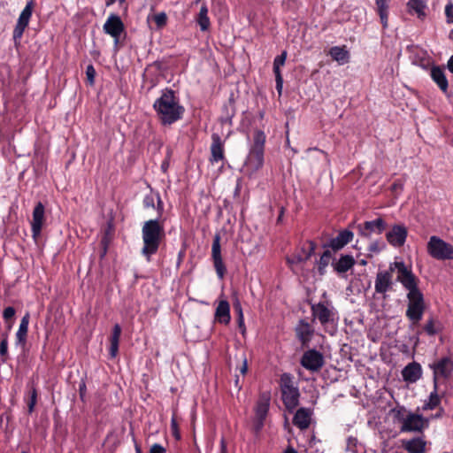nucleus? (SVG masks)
<instances>
[{
	"mask_svg": "<svg viewBox=\"0 0 453 453\" xmlns=\"http://www.w3.org/2000/svg\"><path fill=\"white\" fill-rule=\"evenodd\" d=\"M284 213H285V208L283 206H281L280 208V213H279V216H278L277 220H276L277 224H280L281 223L282 218L284 216Z\"/></svg>",
	"mask_w": 453,
	"mask_h": 453,
	"instance_id": "obj_57",
	"label": "nucleus"
},
{
	"mask_svg": "<svg viewBox=\"0 0 453 453\" xmlns=\"http://www.w3.org/2000/svg\"><path fill=\"white\" fill-rule=\"evenodd\" d=\"M445 14L449 23L453 22V3L449 1L445 7Z\"/></svg>",
	"mask_w": 453,
	"mask_h": 453,
	"instance_id": "obj_48",
	"label": "nucleus"
},
{
	"mask_svg": "<svg viewBox=\"0 0 453 453\" xmlns=\"http://www.w3.org/2000/svg\"><path fill=\"white\" fill-rule=\"evenodd\" d=\"M265 134L264 131L257 129L253 134V142L246 160L247 166L252 171L259 170L264 165Z\"/></svg>",
	"mask_w": 453,
	"mask_h": 453,
	"instance_id": "obj_5",
	"label": "nucleus"
},
{
	"mask_svg": "<svg viewBox=\"0 0 453 453\" xmlns=\"http://www.w3.org/2000/svg\"><path fill=\"white\" fill-rule=\"evenodd\" d=\"M389 2L390 0H375L376 12L383 28L388 27Z\"/></svg>",
	"mask_w": 453,
	"mask_h": 453,
	"instance_id": "obj_34",
	"label": "nucleus"
},
{
	"mask_svg": "<svg viewBox=\"0 0 453 453\" xmlns=\"http://www.w3.org/2000/svg\"><path fill=\"white\" fill-rule=\"evenodd\" d=\"M171 431H172V434L175 438V440L180 441L181 439V434L180 432V428H179V425L177 422L175 413L173 414V417L171 418Z\"/></svg>",
	"mask_w": 453,
	"mask_h": 453,
	"instance_id": "obj_44",
	"label": "nucleus"
},
{
	"mask_svg": "<svg viewBox=\"0 0 453 453\" xmlns=\"http://www.w3.org/2000/svg\"><path fill=\"white\" fill-rule=\"evenodd\" d=\"M158 218L145 221L142 226V248L141 254L147 262H150L151 257L157 253L161 242L165 238L164 219H160L164 212V203L159 193L156 194Z\"/></svg>",
	"mask_w": 453,
	"mask_h": 453,
	"instance_id": "obj_1",
	"label": "nucleus"
},
{
	"mask_svg": "<svg viewBox=\"0 0 453 453\" xmlns=\"http://www.w3.org/2000/svg\"><path fill=\"white\" fill-rule=\"evenodd\" d=\"M283 453H298L297 450L291 445H288L283 451Z\"/></svg>",
	"mask_w": 453,
	"mask_h": 453,
	"instance_id": "obj_60",
	"label": "nucleus"
},
{
	"mask_svg": "<svg viewBox=\"0 0 453 453\" xmlns=\"http://www.w3.org/2000/svg\"><path fill=\"white\" fill-rule=\"evenodd\" d=\"M96 69L93 65H88L86 68L87 80L90 85L95 83Z\"/></svg>",
	"mask_w": 453,
	"mask_h": 453,
	"instance_id": "obj_46",
	"label": "nucleus"
},
{
	"mask_svg": "<svg viewBox=\"0 0 453 453\" xmlns=\"http://www.w3.org/2000/svg\"><path fill=\"white\" fill-rule=\"evenodd\" d=\"M368 250L370 251H372V252H379L380 251V248L378 247V243L377 242L371 243V245L369 246Z\"/></svg>",
	"mask_w": 453,
	"mask_h": 453,
	"instance_id": "obj_58",
	"label": "nucleus"
},
{
	"mask_svg": "<svg viewBox=\"0 0 453 453\" xmlns=\"http://www.w3.org/2000/svg\"><path fill=\"white\" fill-rule=\"evenodd\" d=\"M30 314L27 312L21 319L19 329L16 333L15 344L25 347L27 343Z\"/></svg>",
	"mask_w": 453,
	"mask_h": 453,
	"instance_id": "obj_26",
	"label": "nucleus"
},
{
	"mask_svg": "<svg viewBox=\"0 0 453 453\" xmlns=\"http://www.w3.org/2000/svg\"><path fill=\"white\" fill-rule=\"evenodd\" d=\"M312 411L309 408H300L296 411L293 418V424L300 430H306L311 420Z\"/></svg>",
	"mask_w": 453,
	"mask_h": 453,
	"instance_id": "obj_24",
	"label": "nucleus"
},
{
	"mask_svg": "<svg viewBox=\"0 0 453 453\" xmlns=\"http://www.w3.org/2000/svg\"><path fill=\"white\" fill-rule=\"evenodd\" d=\"M150 453H166V450L162 445L155 443L150 447Z\"/></svg>",
	"mask_w": 453,
	"mask_h": 453,
	"instance_id": "obj_51",
	"label": "nucleus"
},
{
	"mask_svg": "<svg viewBox=\"0 0 453 453\" xmlns=\"http://www.w3.org/2000/svg\"><path fill=\"white\" fill-rule=\"evenodd\" d=\"M332 258V253L330 250H325L318 261V270L320 275H323L326 272V268L330 263Z\"/></svg>",
	"mask_w": 453,
	"mask_h": 453,
	"instance_id": "obj_38",
	"label": "nucleus"
},
{
	"mask_svg": "<svg viewBox=\"0 0 453 453\" xmlns=\"http://www.w3.org/2000/svg\"><path fill=\"white\" fill-rule=\"evenodd\" d=\"M405 280H402L403 287L408 290L407 305H426L424 295L418 288V279L412 273V275H406Z\"/></svg>",
	"mask_w": 453,
	"mask_h": 453,
	"instance_id": "obj_9",
	"label": "nucleus"
},
{
	"mask_svg": "<svg viewBox=\"0 0 453 453\" xmlns=\"http://www.w3.org/2000/svg\"><path fill=\"white\" fill-rule=\"evenodd\" d=\"M426 305H407L405 316L411 323V326H418L423 318Z\"/></svg>",
	"mask_w": 453,
	"mask_h": 453,
	"instance_id": "obj_29",
	"label": "nucleus"
},
{
	"mask_svg": "<svg viewBox=\"0 0 453 453\" xmlns=\"http://www.w3.org/2000/svg\"><path fill=\"white\" fill-rule=\"evenodd\" d=\"M153 20L155 21L157 29L163 28L167 24L166 13L162 12L155 14L153 16Z\"/></svg>",
	"mask_w": 453,
	"mask_h": 453,
	"instance_id": "obj_42",
	"label": "nucleus"
},
{
	"mask_svg": "<svg viewBox=\"0 0 453 453\" xmlns=\"http://www.w3.org/2000/svg\"><path fill=\"white\" fill-rule=\"evenodd\" d=\"M125 29L124 24L118 15L111 14L104 25V31L114 38L115 43L119 42L120 35Z\"/></svg>",
	"mask_w": 453,
	"mask_h": 453,
	"instance_id": "obj_20",
	"label": "nucleus"
},
{
	"mask_svg": "<svg viewBox=\"0 0 453 453\" xmlns=\"http://www.w3.org/2000/svg\"><path fill=\"white\" fill-rule=\"evenodd\" d=\"M142 204L145 209L155 208V196L146 195L142 200Z\"/></svg>",
	"mask_w": 453,
	"mask_h": 453,
	"instance_id": "obj_47",
	"label": "nucleus"
},
{
	"mask_svg": "<svg viewBox=\"0 0 453 453\" xmlns=\"http://www.w3.org/2000/svg\"><path fill=\"white\" fill-rule=\"evenodd\" d=\"M447 68L448 70L453 73V56H451L447 63Z\"/></svg>",
	"mask_w": 453,
	"mask_h": 453,
	"instance_id": "obj_59",
	"label": "nucleus"
},
{
	"mask_svg": "<svg viewBox=\"0 0 453 453\" xmlns=\"http://www.w3.org/2000/svg\"><path fill=\"white\" fill-rule=\"evenodd\" d=\"M313 319H318L325 332L334 335L337 331L339 315L331 301H320L311 306Z\"/></svg>",
	"mask_w": 453,
	"mask_h": 453,
	"instance_id": "obj_4",
	"label": "nucleus"
},
{
	"mask_svg": "<svg viewBox=\"0 0 453 453\" xmlns=\"http://www.w3.org/2000/svg\"><path fill=\"white\" fill-rule=\"evenodd\" d=\"M45 222V208L42 202H38L33 211L31 221L32 238L38 242Z\"/></svg>",
	"mask_w": 453,
	"mask_h": 453,
	"instance_id": "obj_15",
	"label": "nucleus"
},
{
	"mask_svg": "<svg viewBox=\"0 0 453 453\" xmlns=\"http://www.w3.org/2000/svg\"><path fill=\"white\" fill-rule=\"evenodd\" d=\"M355 265V259L351 255H342L340 259L332 265L338 273H344Z\"/></svg>",
	"mask_w": 453,
	"mask_h": 453,
	"instance_id": "obj_32",
	"label": "nucleus"
},
{
	"mask_svg": "<svg viewBox=\"0 0 453 453\" xmlns=\"http://www.w3.org/2000/svg\"><path fill=\"white\" fill-rule=\"evenodd\" d=\"M408 12L420 19H423L426 16V10L427 9L426 0H410L407 4Z\"/></svg>",
	"mask_w": 453,
	"mask_h": 453,
	"instance_id": "obj_31",
	"label": "nucleus"
},
{
	"mask_svg": "<svg viewBox=\"0 0 453 453\" xmlns=\"http://www.w3.org/2000/svg\"><path fill=\"white\" fill-rule=\"evenodd\" d=\"M86 392H87V387H86V384L85 382H81L80 385H79V395H80V398L82 402H84V398H85V395H86Z\"/></svg>",
	"mask_w": 453,
	"mask_h": 453,
	"instance_id": "obj_53",
	"label": "nucleus"
},
{
	"mask_svg": "<svg viewBox=\"0 0 453 453\" xmlns=\"http://www.w3.org/2000/svg\"><path fill=\"white\" fill-rule=\"evenodd\" d=\"M402 376L404 381L415 383L422 376V367L420 364L413 361L408 364L402 371Z\"/></svg>",
	"mask_w": 453,
	"mask_h": 453,
	"instance_id": "obj_23",
	"label": "nucleus"
},
{
	"mask_svg": "<svg viewBox=\"0 0 453 453\" xmlns=\"http://www.w3.org/2000/svg\"><path fill=\"white\" fill-rule=\"evenodd\" d=\"M234 310L237 313V316H240V314H243L242 305L238 300H236V302L234 303Z\"/></svg>",
	"mask_w": 453,
	"mask_h": 453,
	"instance_id": "obj_55",
	"label": "nucleus"
},
{
	"mask_svg": "<svg viewBox=\"0 0 453 453\" xmlns=\"http://www.w3.org/2000/svg\"><path fill=\"white\" fill-rule=\"evenodd\" d=\"M210 151L211 157L209 161L211 165L219 162L224 163L226 160L225 156V142L219 134L213 133L211 134Z\"/></svg>",
	"mask_w": 453,
	"mask_h": 453,
	"instance_id": "obj_18",
	"label": "nucleus"
},
{
	"mask_svg": "<svg viewBox=\"0 0 453 453\" xmlns=\"http://www.w3.org/2000/svg\"><path fill=\"white\" fill-rule=\"evenodd\" d=\"M400 414L401 411H398L396 418L402 422L401 432H422L427 426V420L421 415L409 413L405 418H401Z\"/></svg>",
	"mask_w": 453,
	"mask_h": 453,
	"instance_id": "obj_12",
	"label": "nucleus"
},
{
	"mask_svg": "<svg viewBox=\"0 0 453 453\" xmlns=\"http://www.w3.org/2000/svg\"><path fill=\"white\" fill-rule=\"evenodd\" d=\"M440 404V398L436 393V388L434 387V391L432 392L429 395L428 402L425 404V410H434Z\"/></svg>",
	"mask_w": 453,
	"mask_h": 453,
	"instance_id": "obj_39",
	"label": "nucleus"
},
{
	"mask_svg": "<svg viewBox=\"0 0 453 453\" xmlns=\"http://www.w3.org/2000/svg\"><path fill=\"white\" fill-rule=\"evenodd\" d=\"M35 6L34 0H30L27 3L25 8L19 14L17 24L13 29L12 38L14 41L15 46H18L20 42V39L23 36L25 29L27 27L29 24V20L32 17L33 9Z\"/></svg>",
	"mask_w": 453,
	"mask_h": 453,
	"instance_id": "obj_11",
	"label": "nucleus"
},
{
	"mask_svg": "<svg viewBox=\"0 0 453 453\" xmlns=\"http://www.w3.org/2000/svg\"><path fill=\"white\" fill-rule=\"evenodd\" d=\"M271 393L264 391L259 394L255 407V430L259 432L264 426V422L269 411Z\"/></svg>",
	"mask_w": 453,
	"mask_h": 453,
	"instance_id": "obj_10",
	"label": "nucleus"
},
{
	"mask_svg": "<svg viewBox=\"0 0 453 453\" xmlns=\"http://www.w3.org/2000/svg\"><path fill=\"white\" fill-rule=\"evenodd\" d=\"M426 248L427 253L436 260L453 258V246L438 236H431Z\"/></svg>",
	"mask_w": 453,
	"mask_h": 453,
	"instance_id": "obj_7",
	"label": "nucleus"
},
{
	"mask_svg": "<svg viewBox=\"0 0 453 453\" xmlns=\"http://www.w3.org/2000/svg\"><path fill=\"white\" fill-rule=\"evenodd\" d=\"M396 272V281L402 284V280H405L403 275H412V271L408 268L403 261H395L390 263L388 270L379 271L376 274L374 288L375 292L383 295L393 289L394 281L393 274Z\"/></svg>",
	"mask_w": 453,
	"mask_h": 453,
	"instance_id": "obj_3",
	"label": "nucleus"
},
{
	"mask_svg": "<svg viewBox=\"0 0 453 453\" xmlns=\"http://www.w3.org/2000/svg\"><path fill=\"white\" fill-rule=\"evenodd\" d=\"M317 243L313 241L308 240L303 242L297 252H300L303 257L307 261L315 253Z\"/></svg>",
	"mask_w": 453,
	"mask_h": 453,
	"instance_id": "obj_37",
	"label": "nucleus"
},
{
	"mask_svg": "<svg viewBox=\"0 0 453 453\" xmlns=\"http://www.w3.org/2000/svg\"><path fill=\"white\" fill-rule=\"evenodd\" d=\"M231 319L230 305L226 300L219 301L215 311V320L218 322L227 325Z\"/></svg>",
	"mask_w": 453,
	"mask_h": 453,
	"instance_id": "obj_28",
	"label": "nucleus"
},
{
	"mask_svg": "<svg viewBox=\"0 0 453 453\" xmlns=\"http://www.w3.org/2000/svg\"><path fill=\"white\" fill-rule=\"evenodd\" d=\"M328 54L332 59L338 62L339 65H344L349 61L350 55L345 45L332 47Z\"/></svg>",
	"mask_w": 453,
	"mask_h": 453,
	"instance_id": "obj_30",
	"label": "nucleus"
},
{
	"mask_svg": "<svg viewBox=\"0 0 453 453\" xmlns=\"http://www.w3.org/2000/svg\"><path fill=\"white\" fill-rule=\"evenodd\" d=\"M409 58L413 65H418L423 69H427L433 61L427 52L417 45H411L407 48Z\"/></svg>",
	"mask_w": 453,
	"mask_h": 453,
	"instance_id": "obj_19",
	"label": "nucleus"
},
{
	"mask_svg": "<svg viewBox=\"0 0 453 453\" xmlns=\"http://www.w3.org/2000/svg\"><path fill=\"white\" fill-rule=\"evenodd\" d=\"M248 372V364H247V360L244 359L241 368H240V372L242 374V375H245Z\"/></svg>",
	"mask_w": 453,
	"mask_h": 453,
	"instance_id": "obj_56",
	"label": "nucleus"
},
{
	"mask_svg": "<svg viewBox=\"0 0 453 453\" xmlns=\"http://www.w3.org/2000/svg\"><path fill=\"white\" fill-rule=\"evenodd\" d=\"M121 332V326L119 324H115L112 328L111 335L110 337L111 345L109 354L111 358L116 357V356L118 355Z\"/></svg>",
	"mask_w": 453,
	"mask_h": 453,
	"instance_id": "obj_33",
	"label": "nucleus"
},
{
	"mask_svg": "<svg viewBox=\"0 0 453 453\" xmlns=\"http://www.w3.org/2000/svg\"><path fill=\"white\" fill-rule=\"evenodd\" d=\"M196 22L202 31H207L210 28L211 21L208 17V7L205 3L201 5Z\"/></svg>",
	"mask_w": 453,
	"mask_h": 453,
	"instance_id": "obj_36",
	"label": "nucleus"
},
{
	"mask_svg": "<svg viewBox=\"0 0 453 453\" xmlns=\"http://www.w3.org/2000/svg\"><path fill=\"white\" fill-rule=\"evenodd\" d=\"M434 373V384L437 388L440 383L448 380L453 372V359L450 356L443 357L429 365Z\"/></svg>",
	"mask_w": 453,
	"mask_h": 453,
	"instance_id": "obj_8",
	"label": "nucleus"
},
{
	"mask_svg": "<svg viewBox=\"0 0 453 453\" xmlns=\"http://www.w3.org/2000/svg\"><path fill=\"white\" fill-rule=\"evenodd\" d=\"M0 356L2 357L3 362H6L9 354H8V336L4 335L1 342H0Z\"/></svg>",
	"mask_w": 453,
	"mask_h": 453,
	"instance_id": "obj_43",
	"label": "nucleus"
},
{
	"mask_svg": "<svg viewBox=\"0 0 453 453\" xmlns=\"http://www.w3.org/2000/svg\"><path fill=\"white\" fill-rule=\"evenodd\" d=\"M387 227L388 224L381 217L373 220L365 221L357 226L358 234L366 238H370L373 234H381Z\"/></svg>",
	"mask_w": 453,
	"mask_h": 453,
	"instance_id": "obj_14",
	"label": "nucleus"
},
{
	"mask_svg": "<svg viewBox=\"0 0 453 453\" xmlns=\"http://www.w3.org/2000/svg\"><path fill=\"white\" fill-rule=\"evenodd\" d=\"M301 365L308 371L319 372L325 365V358L321 352L315 349H310L303 352Z\"/></svg>",
	"mask_w": 453,
	"mask_h": 453,
	"instance_id": "obj_13",
	"label": "nucleus"
},
{
	"mask_svg": "<svg viewBox=\"0 0 453 453\" xmlns=\"http://www.w3.org/2000/svg\"><path fill=\"white\" fill-rule=\"evenodd\" d=\"M407 235V227L403 224H395L386 233V239L391 246L400 248L404 245Z\"/></svg>",
	"mask_w": 453,
	"mask_h": 453,
	"instance_id": "obj_17",
	"label": "nucleus"
},
{
	"mask_svg": "<svg viewBox=\"0 0 453 453\" xmlns=\"http://www.w3.org/2000/svg\"><path fill=\"white\" fill-rule=\"evenodd\" d=\"M120 4L126 2V0H118Z\"/></svg>",
	"mask_w": 453,
	"mask_h": 453,
	"instance_id": "obj_64",
	"label": "nucleus"
},
{
	"mask_svg": "<svg viewBox=\"0 0 453 453\" xmlns=\"http://www.w3.org/2000/svg\"><path fill=\"white\" fill-rule=\"evenodd\" d=\"M306 260L303 257L300 252H296L291 257H287V263L290 265L303 263Z\"/></svg>",
	"mask_w": 453,
	"mask_h": 453,
	"instance_id": "obj_45",
	"label": "nucleus"
},
{
	"mask_svg": "<svg viewBox=\"0 0 453 453\" xmlns=\"http://www.w3.org/2000/svg\"><path fill=\"white\" fill-rule=\"evenodd\" d=\"M430 75L432 80L437 84L440 89L442 92L447 93L449 82L446 78L443 68L437 65H433L431 68Z\"/></svg>",
	"mask_w": 453,
	"mask_h": 453,
	"instance_id": "obj_27",
	"label": "nucleus"
},
{
	"mask_svg": "<svg viewBox=\"0 0 453 453\" xmlns=\"http://www.w3.org/2000/svg\"><path fill=\"white\" fill-rule=\"evenodd\" d=\"M37 403V390L33 388L29 392V399L27 403V411L31 414L35 411V407Z\"/></svg>",
	"mask_w": 453,
	"mask_h": 453,
	"instance_id": "obj_41",
	"label": "nucleus"
},
{
	"mask_svg": "<svg viewBox=\"0 0 453 453\" xmlns=\"http://www.w3.org/2000/svg\"><path fill=\"white\" fill-rule=\"evenodd\" d=\"M134 449L135 453H142L141 446L137 443V441L134 439Z\"/></svg>",
	"mask_w": 453,
	"mask_h": 453,
	"instance_id": "obj_61",
	"label": "nucleus"
},
{
	"mask_svg": "<svg viewBox=\"0 0 453 453\" xmlns=\"http://www.w3.org/2000/svg\"><path fill=\"white\" fill-rule=\"evenodd\" d=\"M220 240V235L216 234L211 246V258L218 277L223 279L226 273V268L221 256Z\"/></svg>",
	"mask_w": 453,
	"mask_h": 453,
	"instance_id": "obj_16",
	"label": "nucleus"
},
{
	"mask_svg": "<svg viewBox=\"0 0 453 453\" xmlns=\"http://www.w3.org/2000/svg\"><path fill=\"white\" fill-rule=\"evenodd\" d=\"M392 190L394 191H396V190H403V183L401 180H396L394 181V183L392 184V187H391Z\"/></svg>",
	"mask_w": 453,
	"mask_h": 453,
	"instance_id": "obj_54",
	"label": "nucleus"
},
{
	"mask_svg": "<svg viewBox=\"0 0 453 453\" xmlns=\"http://www.w3.org/2000/svg\"><path fill=\"white\" fill-rule=\"evenodd\" d=\"M117 0H107L106 2V5L109 6V5H111L113 4Z\"/></svg>",
	"mask_w": 453,
	"mask_h": 453,
	"instance_id": "obj_62",
	"label": "nucleus"
},
{
	"mask_svg": "<svg viewBox=\"0 0 453 453\" xmlns=\"http://www.w3.org/2000/svg\"><path fill=\"white\" fill-rule=\"evenodd\" d=\"M281 398L286 409L292 411L299 404L300 393L294 386L293 377L290 373H283L280 377Z\"/></svg>",
	"mask_w": 453,
	"mask_h": 453,
	"instance_id": "obj_6",
	"label": "nucleus"
},
{
	"mask_svg": "<svg viewBox=\"0 0 453 453\" xmlns=\"http://www.w3.org/2000/svg\"><path fill=\"white\" fill-rule=\"evenodd\" d=\"M353 236L354 234L350 230L344 229L336 237L330 240L328 247L334 251L340 250L352 241Z\"/></svg>",
	"mask_w": 453,
	"mask_h": 453,
	"instance_id": "obj_25",
	"label": "nucleus"
},
{
	"mask_svg": "<svg viewBox=\"0 0 453 453\" xmlns=\"http://www.w3.org/2000/svg\"><path fill=\"white\" fill-rule=\"evenodd\" d=\"M441 330L440 322L434 318H430L426 323L422 326L420 331H418V334H420L422 333L426 334L429 336H434Z\"/></svg>",
	"mask_w": 453,
	"mask_h": 453,
	"instance_id": "obj_35",
	"label": "nucleus"
},
{
	"mask_svg": "<svg viewBox=\"0 0 453 453\" xmlns=\"http://www.w3.org/2000/svg\"><path fill=\"white\" fill-rule=\"evenodd\" d=\"M402 447L408 453H425L426 448V441L422 436L413 437L410 440H402Z\"/></svg>",
	"mask_w": 453,
	"mask_h": 453,
	"instance_id": "obj_22",
	"label": "nucleus"
},
{
	"mask_svg": "<svg viewBox=\"0 0 453 453\" xmlns=\"http://www.w3.org/2000/svg\"><path fill=\"white\" fill-rule=\"evenodd\" d=\"M296 336L303 348H308L314 334V328L304 319H301L295 328Z\"/></svg>",
	"mask_w": 453,
	"mask_h": 453,
	"instance_id": "obj_21",
	"label": "nucleus"
},
{
	"mask_svg": "<svg viewBox=\"0 0 453 453\" xmlns=\"http://www.w3.org/2000/svg\"><path fill=\"white\" fill-rule=\"evenodd\" d=\"M449 38H452V37H453V29L449 31Z\"/></svg>",
	"mask_w": 453,
	"mask_h": 453,
	"instance_id": "obj_63",
	"label": "nucleus"
},
{
	"mask_svg": "<svg viewBox=\"0 0 453 453\" xmlns=\"http://www.w3.org/2000/svg\"><path fill=\"white\" fill-rule=\"evenodd\" d=\"M275 75V81H276V90L280 95L283 88V78L281 73H277Z\"/></svg>",
	"mask_w": 453,
	"mask_h": 453,
	"instance_id": "obj_50",
	"label": "nucleus"
},
{
	"mask_svg": "<svg viewBox=\"0 0 453 453\" xmlns=\"http://www.w3.org/2000/svg\"><path fill=\"white\" fill-rule=\"evenodd\" d=\"M153 109L157 119L164 126H170L183 118L185 108L172 88L162 90L161 96L155 100Z\"/></svg>",
	"mask_w": 453,
	"mask_h": 453,
	"instance_id": "obj_2",
	"label": "nucleus"
},
{
	"mask_svg": "<svg viewBox=\"0 0 453 453\" xmlns=\"http://www.w3.org/2000/svg\"><path fill=\"white\" fill-rule=\"evenodd\" d=\"M15 315V309L12 306L6 307L4 310L3 317L7 321L12 319Z\"/></svg>",
	"mask_w": 453,
	"mask_h": 453,
	"instance_id": "obj_49",
	"label": "nucleus"
},
{
	"mask_svg": "<svg viewBox=\"0 0 453 453\" xmlns=\"http://www.w3.org/2000/svg\"><path fill=\"white\" fill-rule=\"evenodd\" d=\"M237 323H238V326H239L242 334H244L246 332V327H245V324H244L243 314H240V316L237 317Z\"/></svg>",
	"mask_w": 453,
	"mask_h": 453,
	"instance_id": "obj_52",
	"label": "nucleus"
},
{
	"mask_svg": "<svg viewBox=\"0 0 453 453\" xmlns=\"http://www.w3.org/2000/svg\"><path fill=\"white\" fill-rule=\"evenodd\" d=\"M287 58V52L283 51L280 55L277 56L273 60V73L274 74L281 73L280 66L284 65Z\"/></svg>",
	"mask_w": 453,
	"mask_h": 453,
	"instance_id": "obj_40",
	"label": "nucleus"
}]
</instances>
